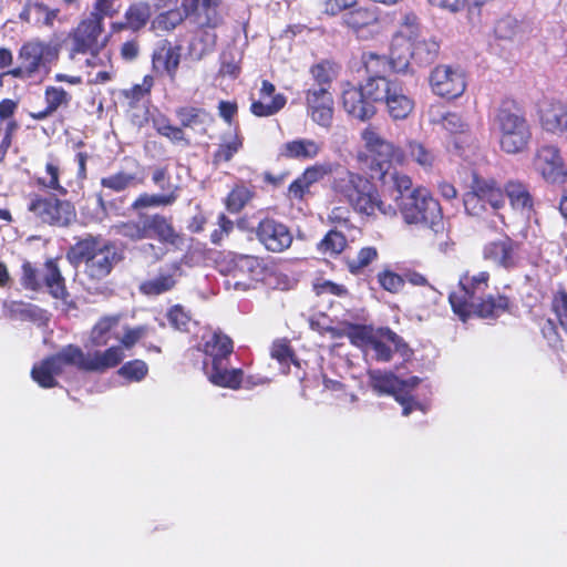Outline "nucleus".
Wrapping results in <instances>:
<instances>
[{
  "label": "nucleus",
  "instance_id": "54",
  "mask_svg": "<svg viewBox=\"0 0 567 567\" xmlns=\"http://www.w3.org/2000/svg\"><path fill=\"white\" fill-rule=\"evenodd\" d=\"M311 75L316 81L315 87L326 86L328 90L334 76L333 66L329 62H321L311 68Z\"/></svg>",
  "mask_w": 567,
  "mask_h": 567
},
{
  "label": "nucleus",
  "instance_id": "48",
  "mask_svg": "<svg viewBox=\"0 0 567 567\" xmlns=\"http://www.w3.org/2000/svg\"><path fill=\"white\" fill-rule=\"evenodd\" d=\"M136 177L133 174L120 172L101 179V185L114 192H123L134 185Z\"/></svg>",
  "mask_w": 567,
  "mask_h": 567
},
{
  "label": "nucleus",
  "instance_id": "43",
  "mask_svg": "<svg viewBox=\"0 0 567 567\" xmlns=\"http://www.w3.org/2000/svg\"><path fill=\"white\" fill-rule=\"evenodd\" d=\"M151 18V7L145 2L132 4L126 13V27L131 30L137 31L142 29Z\"/></svg>",
  "mask_w": 567,
  "mask_h": 567
},
{
  "label": "nucleus",
  "instance_id": "32",
  "mask_svg": "<svg viewBox=\"0 0 567 567\" xmlns=\"http://www.w3.org/2000/svg\"><path fill=\"white\" fill-rule=\"evenodd\" d=\"M321 144L310 138H297L286 142L279 150V156L290 159H313L321 152Z\"/></svg>",
  "mask_w": 567,
  "mask_h": 567
},
{
  "label": "nucleus",
  "instance_id": "49",
  "mask_svg": "<svg viewBox=\"0 0 567 567\" xmlns=\"http://www.w3.org/2000/svg\"><path fill=\"white\" fill-rule=\"evenodd\" d=\"M183 21V14L178 10H167L158 14L152 21V29L155 31H169Z\"/></svg>",
  "mask_w": 567,
  "mask_h": 567
},
{
  "label": "nucleus",
  "instance_id": "13",
  "mask_svg": "<svg viewBox=\"0 0 567 567\" xmlns=\"http://www.w3.org/2000/svg\"><path fill=\"white\" fill-rule=\"evenodd\" d=\"M361 140L373 163L380 171V178L386 183V174L392 163L403 164L405 155L402 150L383 138L377 127L369 125L361 132Z\"/></svg>",
  "mask_w": 567,
  "mask_h": 567
},
{
  "label": "nucleus",
  "instance_id": "37",
  "mask_svg": "<svg viewBox=\"0 0 567 567\" xmlns=\"http://www.w3.org/2000/svg\"><path fill=\"white\" fill-rule=\"evenodd\" d=\"M44 97L47 107L39 113L32 114V117L35 120H43L55 112L59 107L66 106L71 99L66 91L56 86H48L45 89Z\"/></svg>",
  "mask_w": 567,
  "mask_h": 567
},
{
  "label": "nucleus",
  "instance_id": "40",
  "mask_svg": "<svg viewBox=\"0 0 567 567\" xmlns=\"http://www.w3.org/2000/svg\"><path fill=\"white\" fill-rule=\"evenodd\" d=\"M406 151L411 159L423 169L430 171L433 168L436 162V155L424 144L417 141H410L406 145Z\"/></svg>",
  "mask_w": 567,
  "mask_h": 567
},
{
  "label": "nucleus",
  "instance_id": "53",
  "mask_svg": "<svg viewBox=\"0 0 567 567\" xmlns=\"http://www.w3.org/2000/svg\"><path fill=\"white\" fill-rule=\"evenodd\" d=\"M375 331L364 326H352L349 328L348 337L350 341L365 351L370 346V341L373 339Z\"/></svg>",
  "mask_w": 567,
  "mask_h": 567
},
{
  "label": "nucleus",
  "instance_id": "59",
  "mask_svg": "<svg viewBox=\"0 0 567 567\" xmlns=\"http://www.w3.org/2000/svg\"><path fill=\"white\" fill-rule=\"evenodd\" d=\"M551 307L561 328L567 333V293L559 291L554 296Z\"/></svg>",
  "mask_w": 567,
  "mask_h": 567
},
{
  "label": "nucleus",
  "instance_id": "47",
  "mask_svg": "<svg viewBox=\"0 0 567 567\" xmlns=\"http://www.w3.org/2000/svg\"><path fill=\"white\" fill-rule=\"evenodd\" d=\"M251 197L252 193L248 187L244 185L236 186L227 197V209L231 213H238L251 199Z\"/></svg>",
  "mask_w": 567,
  "mask_h": 567
},
{
  "label": "nucleus",
  "instance_id": "46",
  "mask_svg": "<svg viewBox=\"0 0 567 567\" xmlns=\"http://www.w3.org/2000/svg\"><path fill=\"white\" fill-rule=\"evenodd\" d=\"M347 245L346 237L338 230H330L318 244V249L322 254L338 255Z\"/></svg>",
  "mask_w": 567,
  "mask_h": 567
},
{
  "label": "nucleus",
  "instance_id": "42",
  "mask_svg": "<svg viewBox=\"0 0 567 567\" xmlns=\"http://www.w3.org/2000/svg\"><path fill=\"white\" fill-rule=\"evenodd\" d=\"M241 146L243 140L237 133L230 134L229 136H224L221 143L214 154V164H220L223 162L230 161L234 155L241 148Z\"/></svg>",
  "mask_w": 567,
  "mask_h": 567
},
{
  "label": "nucleus",
  "instance_id": "29",
  "mask_svg": "<svg viewBox=\"0 0 567 567\" xmlns=\"http://www.w3.org/2000/svg\"><path fill=\"white\" fill-rule=\"evenodd\" d=\"M276 87L267 80L261 82L259 96L254 100L250 111L256 116H271L278 113L286 105V97L282 94H275Z\"/></svg>",
  "mask_w": 567,
  "mask_h": 567
},
{
  "label": "nucleus",
  "instance_id": "20",
  "mask_svg": "<svg viewBox=\"0 0 567 567\" xmlns=\"http://www.w3.org/2000/svg\"><path fill=\"white\" fill-rule=\"evenodd\" d=\"M255 233L258 241L271 252L285 251L291 246L293 239L287 225L269 217L258 223Z\"/></svg>",
  "mask_w": 567,
  "mask_h": 567
},
{
  "label": "nucleus",
  "instance_id": "52",
  "mask_svg": "<svg viewBox=\"0 0 567 567\" xmlns=\"http://www.w3.org/2000/svg\"><path fill=\"white\" fill-rule=\"evenodd\" d=\"M378 257V251L374 247L362 248L357 257L349 258L348 267L352 274H358L361 269L370 265Z\"/></svg>",
  "mask_w": 567,
  "mask_h": 567
},
{
  "label": "nucleus",
  "instance_id": "2",
  "mask_svg": "<svg viewBox=\"0 0 567 567\" xmlns=\"http://www.w3.org/2000/svg\"><path fill=\"white\" fill-rule=\"evenodd\" d=\"M489 274L480 271L474 275L465 274L460 278L458 287L450 293L449 300L455 315L466 321L472 315L480 318H495L501 316L508 306L504 296H487Z\"/></svg>",
  "mask_w": 567,
  "mask_h": 567
},
{
  "label": "nucleus",
  "instance_id": "7",
  "mask_svg": "<svg viewBox=\"0 0 567 567\" xmlns=\"http://www.w3.org/2000/svg\"><path fill=\"white\" fill-rule=\"evenodd\" d=\"M218 267L225 277V288L239 292L256 288L264 280L266 272V266L261 258L236 252L226 254Z\"/></svg>",
  "mask_w": 567,
  "mask_h": 567
},
{
  "label": "nucleus",
  "instance_id": "18",
  "mask_svg": "<svg viewBox=\"0 0 567 567\" xmlns=\"http://www.w3.org/2000/svg\"><path fill=\"white\" fill-rule=\"evenodd\" d=\"M343 24L360 40H371L381 33L379 13L372 7H355L342 16Z\"/></svg>",
  "mask_w": 567,
  "mask_h": 567
},
{
  "label": "nucleus",
  "instance_id": "58",
  "mask_svg": "<svg viewBox=\"0 0 567 567\" xmlns=\"http://www.w3.org/2000/svg\"><path fill=\"white\" fill-rule=\"evenodd\" d=\"M121 9V0H95L91 14L96 16L102 21L105 17H113Z\"/></svg>",
  "mask_w": 567,
  "mask_h": 567
},
{
  "label": "nucleus",
  "instance_id": "26",
  "mask_svg": "<svg viewBox=\"0 0 567 567\" xmlns=\"http://www.w3.org/2000/svg\"><path fill=\"white\" fill-rule=\"evenodd\" d=\"M342 105L344 111L360 121L371 118L375 114V106L365 96L361 87L347 84L342 90Z\"/></svg>",
  "mask_w": 567,
  "mask_h": 567
},
{
  "label": "nucleus",
  "instance_id": "44",
  "mask_svg": "<svg viewBox=\"0 0 567 567\" xmlns=\"http://www.w3.org/2000/svg\"><path fill=\"white\" fill-rule=\"evenodd\" d=\"M362 63L369 76H384L388 66H391L390 60L386 61L385 56L373 52H364Z\"/></svg>",
  "mask_w": 567,
  "mask_h": 567
},
{
  "label": "nucleus",
  "instance_id": "45",
  "mask_svg": "<svg viewBox=\"0 0 567 567\" xmlns=\"http://www.w3.org/2000/svg\"><path fill=\"white\" fill-rule=\"evenodd\" d=\"M336 167L337 164L332 162L317 163L307 167L300 176L303 178V183L312 186L313 184L323 179L324 176L331 175L336 171Z\"/></svg>",
  "mask_w": 567,
  "mask_h": 567
},
{
  "label": "nucleus",
  "instance_id": "9",
  "mask_svg": "<svg viewBox=\"0 0 567 567\" xmlns=\"http://www.w3.org/2000/svg\"><path fill=\"white\" fill-rule=\"evenodd\" d=\"M59 55V44L32 38L19 49V66L9 71V74L18 79H32L40 73L47 75L51 71V65L58 61Z\"/></svg>",
  "mask_w": 567,
  "mask_h": 567
},
{
  "label": "nucleus",
  "instance_id": "21",
  "mask_svg": "<svg viewBox=\"0 0 567 567\" xmlns=\"http://www.w3.org/2000/svg\"><path fill=\"white\" fill-rule=\"evenodd\" d=\"M308 114L318 125L328 127L333 116V99L326 86L310 87L306 92Z\"/></svg>",
  "mask_w": 567,
  "mask_h": 567
},
{
  "label": "nucleus",
  "instance_id": "30",
  "mask_svg": "<svg viewBox=\"0 0 567 567\" xmlns=\"http://www.w3.org/2000/svg\"><path fill=\"white\" fill-rule=\"evenodd\" d=\"M386 112L394 121L406 118L414 109L413 99L405 92L401 83L396 82L384 100Z\"/></svg>",
  "mask_w": 567,
  "mask_h": 567
},
{
  "label": "nucleus",
  "instance_id": "28",
  "mask_svg": "<svg viewBox=\"0 0 567 567\" xmlns=\"http://www.w3.org/2000/svg\"><path fill=\"white\" fill-rule=\"evenodd\" d=\"M368 375L373 390L379 393L394 395L395 400L403 406V415H409L411 413V406L408 404V398L401 394L403 383L399 378L393 373L381 372L379 370H370Z\"/></svg>",
  "mask_w": 567,
  "mask_h": 567
},
{
  "label": "nucleus",
  "instance_id": "56",
  "mask_svg": "<svg viewBox=\"0 0 567 567\" xmlns=\"http://www.w3.org/2000/svg\"><path fill=\"white\" fill-rule=\"evenodd\" d=\"M519 32V23L512 17H505L497 21L495 34L503 40H513Z\"/></svg>",
  "mask_w": 567,
  "mask_h": 567
},
{
  "label": "nucleus",
  "instance_id": "39",
  "mask_svg": "<svg viewBox=\"0 0 567 567\" xmlns=\"http://www.w3.org/2000/svg\"><path fill=\"white\" fill-rule=\"evenodd\" d=\"M167 189L169 193L167 194H158V195H150L142 194L132 204L134 209L146 208V207H157V206H168L175 203L178 197V187L177 186H168Z\"/></svg>",
  "mask_w": 567,
  "mask_h": 567
},
{
  "label": "nucleus",
  "instance_id": "38",
  "mask_svg": "<svg viewBox=\"0 0 567 567\" xmlns=\"http://www.w3.org/2000/svg\"><path fill=\"white\" fill-rule=\"evenodd\" d=\"M43 278L49 292L54 298L62 300L66 299L68 292L64 285V278L62 277L60 269L53 260L45 262V272Z\"/></svg>",
  "mask_w": 567,
  "mask_h": 567
},
{
  "label": "nucleus",
  "instance_id": "64",
  "mask_svg": "<svg viewBox=\"0 0 567 567\" xmlns=\"http://www.w3.org/2000/svg\"><path fill=\"white\" fill-rule=\"evenodd\" d=\"M271 357L281 364L288 365L292 361V354L288 344L284 341H276L271 347Z\"/></svg>",
  "mask_w": 567,
  "mask_h": 567
},
{
  "label": "nucleus",
  "instance_id": "55",
  "mask_svg": "<svg viewBox=\"0 0 567 567\" xmlns=\"http://www.w3.org/2000/svg\"><path fill=\"white\" fill-rule=\"evenodd\" d=\"M422 34L419 28L417 17L414 13H406L401 23L400 30L393 38H404V41L411 42L413 38Z\"/></svg>",
  "mask_w": 567,
  "mask_h": 567
},
{
  "label": "nucleus",
  "instance_id": "62",
  "mask_svg": "<svg viewBox=\"0 0 567 567\" xmlns=\"http://www.w3.org/2000/svg\"><path fill=\"white\" fill-rule=\"evenodd\" d=\"M219 73L231 78H236L239 74L238 60L231 52H224L221 54Z\"/></svg>",
  "mask_w": 567,
  "mask_h": 567
},
{
  "label": "nucleus",
  "instance_id": "12",
  "mask_svg": "<svg viewBox=\"0 0 567 567\" xmlns=\"http://www.w3.org/2000/svg\"><path fill=\"white\" fill-rule=\"evenodd\" d=\"M463 202L467 214L484 217L488 206L494 217L503 223L497 210L505 204L504 194L494 179L474 176L472 190L465 195Z\"/></svg>",
  "mask_w": 567,
  "mask_h": 567
},
{
  "label": "nucleus",
  "instance_id": "63",
  "mask_svg": "<svg viewBox=\"0 0 567 567\" xmlns=\"http://www.w3.org/2000/svg\"><path fill=\"white\" fill-rule=\"evenodd\" d=\"M233 228L234 223L224 214H220L218 216V228H216L210 235L212 241L216 245L220 244V241L230 234Z\"/></svg>",
  "mask_w": 567,
  "mask_h": 567
},
{
  "label": "nucleus",
  "instance_id": "60",
  "mask_svg": "<svg viewBox=\"0 0 567 567\" xmlns=\"http://www.w3.org/2000/svg\"><path fill=\"white\" fill-rule=\"evenodd\" d=\"M169 323L178 330H186L190 321L189 315L181 306H174L167 313Z\"/></svg>",
  "mask_w": 567,
  "mask_h": 567
},
{
  "label": "nucleus",
  "instance_id": "33",
  "mask_svg": "<svg viewBox=\"0 0 567 567\" xmlns=\"http://www.w3.org/2000/svg\"><path fill=\"white\" fill-rule=\"evenodd\" d=\"M121 316H105L102 317L91 329L89 341L93 347H103L110 342L111 339H118L115 333V328L118 326Z\"/></svg>",
  "mask_w": 567,
  "mask_h": 567
},
{
  "label": "nucleus",
  "instance_id": "17",
  "mask_svg": "<svg viewBox=\"0 0 567 567\" xmlns=\"http://www.w3.org/2000/svg\"><path fill=\"white\" fill-rule=\"evenodd\" d=\"M429 81L434 94L450 100L461 96L467 85L463 69L446 64L435 66Z\"/></svg>",
  "mask_w": 567,
  "mask_h": 567
},
{
  "label": "nucleus",
  "instance_id": "10",
  "mask_svg": "<svg viewBox=\"0 0 567 567\" xmlns=\"http://www.w3.org/2000/svg\"><path fill=\"white\" fill-rule=\"evenodd\" d=\"M115 230L133 241L155 239L161 245H175L178 240V234L169 219L159 214H142L137 220L116 225Z\"/></svg>",
  "mask_w": 567,
  "mask_h": 567
},
{
  "label": "nucleus",
  "instance_id": "24",
  "mask_svg": "<svg viewBox=\"0 0 567 567\" xmlns=\"http://www.w3.org/2000/svg\"><path fill=\"white\" fill-rule=\"evenodd\" d=\"M181 277V265L172 262L162 267L156 276L142 281L138 289L148 297L159 296L173 290Z\"/></svg>",
  "mask_w": 567,
  "mask_h": 567
},
{
  "label": "nucleus",
  "instance_id": "35",
  "mask_svg": "<svg viewBox=\"0 0 567 567\" xmlns=\"http://www.w3.org/2000/svg\"><path fill=\"white\" fill-rule=\"evenodd\" d=\"M181 63V53L178 48H167L156 51L153 54V68L155 71H165L171 80H174L178 65Z\"/></svg>",
  "mask_w": 567,
  "mask_h": 567
},
{
  "label": "nucleus",
  "instance_id": "8",
  "mask_svg": "<svg viewBox=\"0 0 567 567\" xmlns=\"http://www.w3.org/2000/svg\"><path fill=\"white\" fill-rule=\"evenodd\" d=\"M74 262H84L85 271L93 279L106 277L120 260L116 247L100 237H87L76 243L69 252Z\"/></svg>",
  "mask_w": 567,
  "mask_h": 567
},
{
  "label": "nucleus",
  "instance_id": "14",
  "mask_svg": "<svg viewBox=\"0 0 567 567\" xmlns=\"http://www.w3.org/2000/svg\"><path fill=\"white\" fill-rule=\"evenodd\" d=\"M28 210L41 223L52 226H68L75 219L74 207L69 202L54 196L32 194L29 198Z\"/></svg>",
  "mask_w": 567,
  "mask_h": 567
},
{
  "label": "nucleus",
  "instance_id": "22",
  "mask_svg": "<svg viewBox=\"0 0 567 567\" xmlns=\"http://www.w3.org/2000/svg\"><path fill=\"white\" fill-rule=\"evenodd\" d=\"M517 250L518 244L505 236L487 243L483 249V257L485 260L509 270L515 268L519 261Z\"/></svg>",
  "mask_w": 567,
  "mask_h": 567
},
{
  "label": "nucleus",
  "instance_id": "31",
  "mask_svg": "<svg viewBox=\"0 0 567 567\" xmlns=\"http://www.w3.org/2000/svg\"><path fill=\"white\" fill-rule=\"evenodd\" d=\"M60 10L52 9L38 1H28L19 14L20 20L38 28H52L59 18Z\"/></svg>",
  "mask_w": 567,
  "mask_h": 567
},
{
  "label": "nucleus",
  "instance_id": "27",
  "mask_svg": "<svg viewBox=\"0 0 567 567\" xmlns=\"http://www.w3.org/2000/svg\"><path fill=\"white\" fill-rule=\"evenodd\" d=\"M182 6L186 16L199 27L215 28L220 23L219 0H182Z\"/></svg>",
  "mask_w": 567,
  "mask_h": 567
},
{
  "label": "nucleus",
  "instance_id": "6",
  "mask_svg": "<svg viewBox=\"0 0 567 567\" xmlns=\"http://www.w3.org/2000/svg\"><path fill=\"white\" fill-rule=\"evenodd\" d=\"M440 43L435 37L420 34L411 42L404 38H393L390 49V63L398 73H413L414 65L426 66L439 56Z\"/></svg>",
  "mask_w": 567,
  "mask_h": 567
},
{
  "label": "nucleus",
  "instance_id": "23",
  "mask_svg": "<svg viewBox=\"0 0 567 567\" xmlns=\"http://www.w3.org/2000/svg\"><path fill=\"white\" fill-rule=\"evenodd\" d=\"M393 349L401 352L404 358L411 355V350L396 333L390 329H379L370 341L367 352H373V358L378 361L388 362L392 357Z\"/></svg>",
  "mask_w": 567,
  "mask_h": 567
},
{
  "label": "nucleus",
  "instance_id": "3",
  "mask_svg": "<svg viewBox=\"0 0 567 567\" xmlns=\"http://www.w3.org/2000/svg\"><path fill=\"white\" fill-rule=\"evenodd\" d=\"M332 189L360 215L374 216L377 212L384 216L395 215V209L381 200L373 183L361 174L340 171L333 178Z\"/></svg>",
  "mask_w": 567,
  "mask_h": 567
},
{
  "label": "nucleus",
  "instance_id": "11",
  "mask_svg": "<svg viewBox=\"0 0 567 567\" xmlns=\"http://www.w3.org/2000/svg\"><path fill=\"white\" fill-rule=\"evenodd\" d=\"M399 207L408 224H424L434 229L442 219L439 202L425 188H415L402 195Z\"/></svg>",
  "mask_w": 567,
  "mask_h": 567
},
{
  "label": "nucleus",
  "instance_id": "61",
  "mask_svg": "<svg viewBox=\"0 0 567 567\" xmlns=\"http://www.w3.org/2000/svg\"><path fill=\"white\" fill-rule=\"evenodd\" d=\"M164 246L165 245L146 243L141 245L137 250L146 260L151 262H157L166 255V249Z\"/></svg>",
  "mask_w": 567,
  "mask_h": 567
},
{
  "label": "nucleus",
  "instance_id": "51",
  "mask_svg": "<svg viewBox=\"0 0 567 567\" xmlns=\"http://www.w3.org/2000/svg\"><path fill=\"white\" fill-rule=\"evenodd\" d=\"M60 167L54 161H50L45 165V175L39 177L38 183L50 189L65 193V189L60 185Z\"/></svg>",
  "mask_w": 567,
  "mask_h": 567
},
{
  "label": "nucleus",
  "instance_id": "1",
  "mask_svg": "<svg viewBox=\"0 0 567 567\" xmlns=\"http://www.w3.org/2000/svg\"><path fill=\"white\" fill-rule=\"evenodd\" d=\"M146 333L144 327L126 328L121 344L107 348L104 351L84 353L78 346L69 344L56 354L33 365L32 379L42 388H53L58 384L55 377L68 365L87 372H104L116 367L124 359V349H131Z\"/></svg>",
  "mask_w": 567,
  "mask_h": 567
},
{
  "label": "nucleus",
  "instance_id": "34",
  "mask_svg": "<svg viewBox=\"0 0 567 567\" xmlns=\"http://www.w3.org/2000/svg\"><path fill=\"white\" fill-rule=\"evenodd\" d=\"M505 193L509 199L511 206L515 210L529 215L533 210L534 202L528 187L518 181H509L505 185Z\"/></svg>",
  "mask_w": 567,
  "mask_h": 567
},
{
  "label": "nucleus",
  "instance_id": "4",
  "mask_svg": "<svg viewBox=\"0 0 567 567\" xmlns=\"http://www.w3.org/2000/svg\"><path fill=\"white\" fill-rule=\"evenodd\" d=\"M491 121L504 153L516 155L528 150L533 136L532 127L514 101H502L494 109Z\"/></svg>",
  "mask_w": 567,
  "mask_h": 567
},
{
  "label": "nucleus",
  "instance_id": "15",
  "mask_svg": "<svg viewBox=\"0 0 567 567\" xmlns=\"http://www.w3.org/2000/svg\"><path fill=\"white\" fill-rule=\"evenodd\" d=\"M431 123L441 125L445 131L456 135L453 140V147L457 155L465 161L472 162L478 151L476 138L468 134V124L456 113H433L431 112Z\"/></svg>",
  "mask_w": 567,
  "mask_h": 567
},
{
  "label": "nucleus",
  "instance_id": "16",
  "mask_svg": "<svg viewBox=\"0 0 567 567\" xmlns=\"http://www.w3.org/2000/svg\"><path fill=\"white\" fill-rule=\"evenodd\" d=\"M533 168L547 184L560 185L567 181V166L556 145L538 146L533 157Z\"/></svg>",
  "mask_w": 567,
  "mask_h": 567
},
{
  "label": "nucleus",
  "instance_id": "41",
  "mask_svg": "<svg viewBox=\"0 0 567 567\" xmlns=\"http://www.w3.org/2000/svg\"><path fill=\"white\" fill-rule=\"evenodd\" d=\"M177 116L183 126L194 130H204L212 120L207 112L196 107H182L177 111Z\"/></svg>",
  "mask_w": 567,
  "mask_h": 567
},
{
  "label": "nucleus",
  "instance_id": "50",
  "mask_svg": "<svg viewBox=\"0 0 567 567\" xmlns=\"http://www.w3.org/2000/svg\"><path fill=\"white\" fill-rule=\"evenodd\" d=\"M147 364L142 360H133L123 364L117 373L128 381L140 382L147 374Z\"/></svg>",
  "mask_w": 567,
  "mask_h": 567
},
{
  "label": "nucleus",
  "instance_id": "57",
  "mask_svg": "<svg viewBox=\"0 0 567 567\" xmlns=\"http://www.w3.org/2000/svg\"><path fill=\"white\" fill-rule=\"evenodd\" d=\"M378 281L384 290L391 293L399 292L404 286V279L391 270L380 271L378 274Z\"/></svg>",
  "mask_w": 567,
  "mask_h": 567
},
{
  "label": "nucleus",
  "instance_id": "36",
  "mask_svg": "<svg viewBox=\"0 0 567 567\" xmlns=\"http://www.w3.org/2000/svg\"><path fill=\"white\" fill-rule=\"evenodd\" d=\"M395 83L396 81H391L385 76H369L365 84L360 87L374 105L375 102H384Z\"/></svg>",
  "mask_w": 567,
  "mask_h": 567
},
{
  "label": "nucleus",
  "instance_id": "5",
  "mask_svg": "<svg viewBox=\"0 0 567 567\" xmlns=\"http://www.w3.org/2000/svg\"><path fill=\"white\" fill-rule=\"evenodd\" d=\"M199 347L207 357L203 368L208 380L217 386L238 389L243 381V371L228 370L225 363L233 351L230 338L220 332H209L203 336Z\"/></svg>",
  "mask_w": 567,
  "mask_h": 567
},
{
  "label": "nucleus",
  "instance_id": "19",
  "mask_svg": "<svg viewBox=\"0 0 567 567\" xmlns=\"http://www.w3.org/2000/svg\"><path fill=\"white\" fill-rule=\"evenodd\" d=\"M103 32V21L90 13L82 20L71 34L72 55L74 53H87L102 49L106 40L100 41Z\"/></svg>",
  "mask_w": 567,
  "mask_h": 567
},
{
  "label": "nucleus",
  "instance_id": "25",
  "mask_svg": "<svg viewBox=\"0 0 567 567\" xmlns=\"http://www.w3.org/2000/svg\"><path fill=\"white\" fill-rule=\"evenodd\" d=\"M539 122L546 132L564 134L567 132V105L556 100L545 101L539 107Z\"/></svg>",
  "mask_w": 567,
  "mask_h": 567
}]
</instances>
